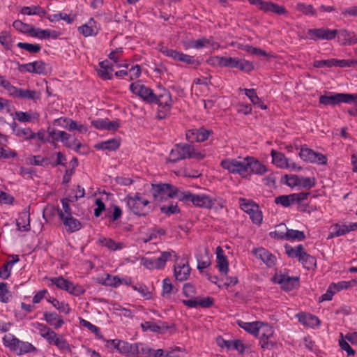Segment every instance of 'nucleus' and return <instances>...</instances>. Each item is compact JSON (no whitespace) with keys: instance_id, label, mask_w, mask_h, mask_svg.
Here are the masks:
<instances>
[{"instance_id":"1","label":"nucleus","mask_w":357,"mask_h":357,"mask_svg":"<svg viewBox=\"0 0 357 357\" xmlns=\"http://www.w3.org/2000/svg\"><path fill=\"white\" fill-rule=\"evenodd\" d=\"M48 133L54 140L61 142L66 146L79 154H87L89 152V147L86 144H82L77 138L71 139L70 135L64 131L49 128Z\"/></svg>"},{"instance_id":"2","label":"nucleus","mask_w":357,"mask_h":357,"mask_svg":"<svg viewBox=\"0 0 357 357\" xmlns=\"http://www.w3.org/2000/svg\"><path fill=\"white\" fill-rule=\"evenodd\" d=\"M13 27L18 31L29 34L31 36L39 39L49 38H56L59 36L57 31L51 29H41L35 28L32 25L24 23L21 20H15L13 24Z\"/></svg>"},{"instance_id":"3","label":"nucleus","mask_w":357,"mask_h":357,"mask_svg":"<svg viewBox=\"0 0 357 357\" xmlns=\"http://www.w3.org/2000/svg\"><path fill=\"white\" fill-rule=\"evenodd\" d=\"M128 207L135 214L145 215L151 211L150 202L147 195L144 193H137L125 198Z\"/></svg>"},{"instance_id":"4","label":"nucleus","mask_w":357,"mask_h":357,"mask_svg":"<svg viewBox=\"0 0 357 357\" xmlns=\"http://www.w3.org/2000/svg\"><path fill=\"white\" fill-rule=\"evenodd\" d=\"M213 65L220 67L236 68L245 72H250L254 69L252 63L245 59L230 56H214L211 59Z\"/></svg>"},{"instance_id":"5","label":"nucleus","mask_w":357,"mask_h":357,"mask_svg":"<svg viewBox=\"0 0 357 357\" xmlns=\"http://www.w3.org/2000/svg\"><path fill=\"white\" fill-rule=\"evenodd\" d=\"M44 280L48 287H52L55 286L58 289L64 290L75 296H79L84 292V289L82 287L75 284L61 276L45 278Z\"/></svg>"},{"instance_id":"6","label":"nucleus","mask_w":357,"mask_h":357,"mask_svg":"<svg viewBox=\"0 0 357 357\" xmlns=\"http://www.w3.org/2000/svg\"><path fill=\"white\" fill-rule=\"evenodd\" d=\"M222 168L229 173L248 178L247 157L243 158H227L221 162Z\"/></svg>"},{"instance_id":"7","label":"nucleus","mask_w":357,"mask_h":357,"mask_svg":"<svg viewBox=\"0 0 357 357\" xmlns=\"http://www.w3.org/2000/svg\"><path fill=\"white\" fill-rule=\"evenodd\" d=\"M282 182L291 188L310 189L316 184L314 177H304L296 174H285L282 178Z\"/></svg>"},{"instance_id":"8","label":"nucleus","mask_w":357,"mask_h":357,"mask_svg":"<svg viewBox=\"0 0 357 357\" xmlns=\"http://www.w3.org/2000/svg\"><path fill=\"white\" fill-rule=\"evenodd\" d=\"M151 192L156 202H162L169 197L178 198L183 192L171 185L160 183L151 185Z\"/></svg>"},{"instance_id":"9","label":"nucleus","mask_w":357,"mask_h":357,"mask_svg":"<svg viewBox=\"0 0 357 357\" xmlns=\"http://www.w3.org/2000/svg\"><path fill=\"white\" fill-rule=\"evenodd\" d=\"M178 199L185 202H191L196 206L206 208H211L215 202V199L208 195H195L189 192H183L178 196Z\"/></svg>"},{"instance_id":"10","label":"nucleus","mask_w":357,"mask_h":357,"mask_svg":"<svg viewBox=\"0 0 357 357\" xmlns=\"http://www.w3.org/2000/svg\"><path fill=\"white\" fill-rule=\"evenodd\" d=\"M357 100V94L328 93L319 97L320 103L325 105H335L342 102L350 103Z\"/></svg>"},{"instance_id":"11","label":"nucleus","mask_w":357,"mask_h":357,"mask_svg":"<svg viewBox=\"0 0 357 357\" xmlns=\"http://www.w3.org/2000/svg\"><path fill=\"white\" fill-rule=\"evenodd\" d=\"M272 163L280 169H286L291 171H300L301 167L298 165L291 159L288 158L281 152L272 149L271 151Z\"/></svg>"},{"instance_id":"12","label":"nucleus","mask_w":357,"mask_h":357,"mask_svg":"<svg viewBox=\"0 0 357 357\" xmlns=\"http://www.w3.org/2000/svg\"><path fill=\"white\" fill-rule=\"evenodd\" d=\"M241 208L250 215L253 223L259 225L263 220L262 213L257 204L250 199L240 198Z\"/></svg>"},{"instance_id":"13","label":"nucleus","mask_w":357,"mask_h":357,"mask_svg":"<svg viewBox=\"0 0 357 357\" xmlns=\"http://www.w3.org/2000/svg\"><path fill=\"white\" fill-rule=\"evenodd\" d=\"M130 90L134 95L147 102L153 103L157 100V96L153 91L140 82H132L130 85Z\"/></svg>"},{"instance_id":"14","label":"nucleus","mask_w":357,"mask_h":357,"mask_svg":"<svg viewBox=\"0 0 357 357\" xmlns=\"http://www.w3.org/2000/svg\"><path fill=\"white\" fill-rule=\"evenodd\" d=\"M274 333L275 331L273 326L261 321L258 337L259 338V343L262 348L270 349L275 347V343L270 340V339L273 337Z\"/></svg>"},{"instance_id":"15","label":"nucleus","mask_w":357,"mask_h":357,"mask_svg":"<svg viewBox=\"0 0 357 357\" xmlns=\"http://www.w3.org/2000/svg\"><path fill=\"white\" fill-rule=\"evenodd\" d=\"M18 70L22 73H30L45 75L51 72V66L42 61H36L19 66Z\"/></svg>"},{"instance_id":"16","label":"nucleus","mask_w":357,"mask_h":357,"mask_svg":"<svg viewBox=\"0 0 357 357\" xmlns=\"http://www.w3.org/2000/svg\"><path fill=\"white\" fill-rule=\"evenodd\" d=\"M357 229L356 222H338L330 227V233L328 236V239H331L335 237L346 235L351 231Z\"/></svg>"},{"instance_id":"17","label":"nucleus","mask_w":357,"mask_h":357,"mask_svg":"<svg viewBox=\"0 0 357 357\" xmlns=\"http://www.w3.org/2000/svg\"><path fill=\"white\" fill-rule=\"evenodd\" d=\"M249 3L256 6L260 10L265 13H273L278 15H283L286 13L284 7L276 4L271 1L264 0H248Z\"/></svg>"},{"instance_id":"18","label":"nucleus","mask_w":357,"mask_h":357,"mask_svg":"<svg viewBox=\"0 0 357 357\" xmlns=\"http://www.w3.org/2000/svg\"><path fill=\"white\" fill-rule=\"evenodd\" d=\"M272 280L274 283L279 284L284 290L289 291L298 285V280L296 277H291L282 272H276Z\"/></svg>"},{"instance_id":"19","label":"nucleus","mask_w":357,"mask_h":357,"mask_svg":"<svg viewBox=\"0 0 357 357\" xmlns=\"http://www.w3.org/2000/svg\"><path fill=\"white\" fill-rule=\"evenodd\" d=\"M299 156L303 160L307 162L324 165L327 162V159L324 155L314 152L306 146H303L301 149Z\"/></svg>"},{"instance_id":"20","label":"nucleus","mask_w":357,"mask_h":357,"mask_svg":"<svg viewBox=\"0 0 357 357\" xmlns=\"http://www.w3.org/2000/svg\"><path fill=\"white\" fill-rule=\"evenodd\" d=\"M185 49H201V48H210L212 50H217L219 47L218 44L214 42L211 38H199L197 40H188L183 43Z\"/></svg>"},{"instance_id":"21","label":"nucleus","mask_w":357,"mask_h":357,"mask_svg":"<svg viewBox=\"0 0 357 357\" xmlns=\"http://www.w3.org/2000/svg\"><path fill=\"white\" fill-rule=\"evenodd\" d=\"M160 51L164 55L170 57L175 61H178L189 65H194L197 63V61L194 56L185 54L182 52H177L174 50L169 49L167 47L162 46L160 48Z\"/></svg>"},{"instance_id":"22","label":"nucleus","mask_w":357,"mask_h":357,"mask_svg":"<svg viewBox=\"0 0 357 357\" xmlns=\"http://www.w3.org/2000/svg\"><path fill=\"white\" fill-rule=\"evenodd\" d=\"M349 342L354 345H357V331L349 333L345 335L342 333L340 335L339 345L340 348L345 351L348 356H353L355 354L354 350L350 347Z\"/></svg>"},{"instance_id":"23","label":"nucleus","mask_w":357,"mask_h":357,"mask_svg":"<svg viewBox=\"0 0 357 357\" xmlns=\"http://www.w3.org/2000/svg\"><path fill=\"white\" fill-rule=\"evenodd\" d=\"M337 30L328 29L326 28L309 29L307 35L312 40H330L335 38Z\"/></svg>"},{"instance_id":"24","label":"nucleus","mask_w":357,"mask_h":357,"mask_svg":"<svg viewBox=\"0 0 357 357\" xmlns=\"http://www.w3.org/2000/svg\"><path fill=\"white\" fill-rule=\"evenodd\" d=\"M9 96L14 98H20L28 100H38L40 98V93L35 90H24L22 89L17 88L13 85L10 87Z\"/></svg>"},{"instance_id":"25","label":"nucleus","mask_w":357,"mask_h":357,"mask_svg":"<svg viewBox=\"0 0 357 357\" xmlns=\"http://www.w3.org/2000/svg\"><path fill=\"white\" fill-rule=\"evenodd\" d=\"M100 29V24L93 18H90L77 29L78 32L84 37L96 36L98 33Z\"/></svg>"},{"instance_id":"26","label":"nucleus","mask_w":357,"mask_h":357,"mask_svg":"<svg viewBox=\"0 0 357 357\" xmlns=\"http://www.w3.org/2000/svg\"><path fill=\"white\" fill-rule=\"evenodd\" d=\"M91 123L96 129L108 131H116L120 126L119 121H111L107 118L91 119Z\"/></svg>"},{"instance_id":"27","label":"nucleus","mask_w":357,"mask_h":357,"mask_svg":"<svg viewBox=\"0 0 357 357\" xmlns=\"http://www.w3.org/2000/svg\"><path fill=\"white\" fill-rule=\"evenodd\" d=\"M248 178L252 174L263 175L267 172L266 167L253 157H247Z\"/></svg>"},{"instance_id":"28","label":"nucleus","mask_w":357,"mask_h":357,"mask_svg":"<svg viewBox=\"0 0 357 357\" xmlns=\"http://www.w3.org/2000/svg\"><path fill=\"white\" fill-rule=\"evenodd\" d=\"M190 145L188 144H177L172 149L169 161L175 162L179 160L188 158L190 155Z\"/></svg>"},{"instance_id":"29","label":"nucleus","mask_w":357,"mask_h":357,"mask_svg":"<svg viewBox=\"0 0 357 357\" xmlns=\"http://www.w3.org/2000/svg\"><path fill=\"white\" fill-rule=\"evenodd\" d=\"M190 273V268L188 261L182 259L174 266V276L176 280L183 281L188 279Z\"/></svg>"},{"instance_id":"30","label":"nucleus","mask_w":357,"mask_h":357,"mask_svg":"<svg viewBox=\"0 0 357 357\" xmlns=\"http://www.w3.org/2000/svg\"><path fill=\"white\" fill-rule=\"evenodd\" d=\"M141 344H130L121 341L119 352L126 357H135L139 355Z\"/></svg>"},{"instance_id":"31","label":"nucleus","mask_w":357,"mask_h":357,"mask_svg":"<svg viewBox=\"0 0 357 357\" xmlns=\"http://www.w3.org/2000/svg\"><path fill=\"white\" fill-rule=\"evenodd\" d=\"M252 253L269 267L273 266L275 263V257L264 248H255L252 250Z\"/></svg>"},{"instance_id":"32","label":"nucleus","mask_w":357,"mask_h":357,"mask_svg":"<svg viewBox=\"0 0 357 357\" xmlns=\"http://www.w3.org/2000/svg\"><path fill=\"white\" fill-rule=\"evenodd\" d=\"M12 115L14 119L22 123H31L39 119V114L32 110L28 112L17 111Z\"/></svg>"},{"instance_id":"33","label":"nucleus","mask_w":357,"mask_h":357,"mask_svg":"<svg viewBox=\"0 0 357 357\" xmlns=\"http://www.w3.org/2000/svg\"><path fill=\"white\" fill-rule=\"evenodd\" d=\"M185 305L190 307H208L213 304L211 298L207 297H197L196 298L183 300Z\"/></svg>"},{"instance_id":"34","label":"nucleus","mask_w":357,"mask_h":357,"mask_svg":"<svg viewBox=\"0 0 357 357\" xmlns=\"http://www.w3.org/2000/svg\"><path fill=\"white\" fill-rule=\"evenodd\" d=\"M216 262L219 271L227 275L229 272V262L227 257L224 254L223 250L218 247L215 250Z\"/></svg>"},{"instance_id":"35","label":"nucleus","mask_w":357,"mask_h":357,"mask_svg":"<svg viewBox=\"0 0 357 357\" xmlns=\"http://www.w3.org/2000/svg\"><path fill=\"white\" fill-rule=\"evenodd\" d=\"M237 324L239 327L245 330L248 333L255 337H258L259 335V330L260 326H261V321L246 322L241 320H238Z\"/></svg>"},{"instance_id":"36","label":"nucleus","mask_w":357,"mask_h":357,"mask_svg":"<svg viewBox=\"0 0 357 357\" xmlns=\"http://www.w3.org/2000/svg\"><path fill=\"white\" fill-rule=\"evenodd\" d=\"M209 135V132L204 129H193L186 132V138L190 142H204Z\"/></svg>"},{"instance_id":"37","label":"nucleus","mask_w":357,"mask_h":357,"mask_svg":"<svg viewBox=\"0 0 357 357\" xmlns=\"http://www.w3.org/2000/svg\"><path fill=\"white\" fill-rule=\"evenodd\" d=\"M120 146V140L119 139H110L97 143L94 145L96 150L113 151L116 150Z\"/></svg>"},{"instance_id":"38","label":"nucleus","mask_w":357,"mask_h":357,"mask_svg":"<svg viewBox=\"0 0 357 357\" xmlns=\"http://www.w3.org/2000/svg\"><path fill=\"white\" fill-rule=\"evenodd\" d=\"M296 317L302 324L308 327L314 328L318 326L320 323L319 319L317 317L310 314L302 312L297 314Z\"/></svg>"},{"instance_id":"39","label":"nucleus","mask_w":357,"mask_h":357,"mask_svg":"<svg viewBox=\"0 0 357 357\" xmlns=\"http://www.w3.org/2000/svg\"><path fill=\"white\" fill-rule=\"evenodd\" d=\"M66 229L68 232H75L79 230L82 227V225L77 219L73 218L72 215L69 217H64L61 219Z\"/></svg>"},{"instance_id":"40","label":"nucleus","mask_w":357,"mask_h":357,"mask_svg":"<svg viewBox=\"0 0 357 357\" xmlns=\"http://www.w3.org/2000/svg\"><path fill=\"white\" fill-rule=\"evenodd\" d=\"M13 131L15 135L24 140L36 139L35 132L29 128H17L15 123L12 124Z\"/></svg>"},{"instance_id":"41","label":"nucleus","mask_w":357,"mask_h":357,"mask_svg":"<svg viewBox=\"0 0 357 357\" xmlns=\"http://www.w3.org/2000/svg\"><path fill=\"white\" fill-rule=\"evenodd\" d=\"M44 320L55 329H59L64 324L63 318L54 312H45Z\"/></svg>"},{"instance_id":"42","label":"nucleus","mask_w":357,"mask_h":357,"mask_svg":"<svg viewBox=\"0 0 357 357\" xmlns=\"http://www.w3.org/2000/svg\"><path fill=\"white\" fill-rule=\"evenodd\" d=\"M155 102H158L159 105L164 109L165 112H168L172 104V98L168 91L163 89Z\"/></svg>"},{"instance_id":"43","label":"nucleus","mask_w":357,"mask_h":357,"mask_svg":"<svg viewBox=\"0 0 357 357\" xmlns=\"http://www.w3.org/2000/svg\"><path fill=\"white\" fill-rule=\"evenodd\" d=\"M139 355L142 357H164L165 351L162 349H152L141 344Z\"/></svg>"},{"instance_id":"44","label":"nucleus","mask_w":357,"mask_h":357,"mask_svg":"<svg viewBox=\"0 0 357 357\" xmlns=\"http://www.w3.org/2000/svg\"><path fill=\"white\" fill-rule=\"evenodd\" d=\"M112 67L109 61H104L100 63L98 75L103 79H110L112 77Z\"/></svg>"},{"instance_id":"45","label":"nucleus","mask_w":357,"mask_h":357,"mask_svg":"<svg viewBox=\"0 0 357 357\" xmlns=\"http://www.w3.org/2000/svg\"><path fill=\"white\" fill-rule=\"evenodd\" d=\"M20 13L24 15H45L46 11L38 6H24L20 8Z\"/></svg>"},{"instance_id":"46","label":"nucleus","mask_w":357,"mask_h":357,"mask_svg":"<svg viewBox=\"0 0 357 357\" xmlns=\"http://www.w3.org/2000/svg\"><path fill=\"white\" fill-rule=\"evenodd\" d=\"M36 350V347L28 342H23L18 340L14 351L17 355H22Z\"/></svg>"},{"instance_id":"47","label":"nucleus","mask_w":357,"mask_h":357,"mask_svg":"<svg viewBox=\"0 0 357 357\" xmlns=\"http://www.w3.org/2000/svg\"><path fill=\"white\" fill-rule=\"evenodd\" d=\"M285 252L287 255L291 258H298V260L302 257L303 254L305 253L304 248L302 245H298L296 247H291L290 245H285Z\"/></svg>"},{"instance_id":"48","label":"nucleus","mask_w":357,"mask_h":357,"mask_svg":"<svg viewBox=\"0 0 357 357\" xmlns=\"http://www.w3.org/2000/svg\"><path fill=\"white\" fill-rule=\"evenodd\" d=\"M17 226L18 230L22 231H26L30 229L29 215L26 212L20 214L17 220Z\"/></svg>"},{"instance_id":"49","label":"nucleus","mask_w":357,"mask_h":357,"mask_svg":"<svg viewBox=\"0 0 357 357\" xmlns=\"http://www.w3.org/2000/svg\"><path fill=\"white\" fill-rule=\"evenodd\" d=\"M98 242L100 245L107 247L108 249L116 251L121 250L123 248L122 243H116L111 238H107L105 237H100L98 239Z\"/></svg>"},{"instance_id":"50","label":"nucleus","mask_w":357,"mask_h":357,"mask_svg":"<svg viewBox=\"0 0 357 357\" xmlns=\"http://www.w3.org/2000/svg\"><path fill=\"white\" fill-rule=\"evenodd\" d=\"M303 266L307 269H313L317 264L316 259L305 252L299 259Z\"/></svg>"},{"instance_id":"51","label":"nucleus","mask_w":357,"mask_h":357,"mask_svg":"<svg viewBox=\"0 0 357 357\" xmlns=\"http://www.w3.org/2000/svg\"><path fill=\"white\" fill-rule=\"evenodd\" d=\"M48 301L51 303L56 309L66 314H68L71 311L69 305L63 301L59 302L54 298L48 299Z\"/></svg>"},{"instance_id":"52","label":"nucleus","mask_w":357,"mask_h":357,"mask_svg":"<svg viewBox=\"0 0 357 357\" xmlns=\"http://www.w3.org/2000/svg\"><path fill=\"white\" fill-rule=\"evenodd\" d=\"M173 256H176L173 251H167L163 252L159 257L155 258L158 269L163 268L165 266L166 262Z\"/></svg>"},{"instance_id":"53","label":"nucleus","mask_w":357,"mask_h":357,"mask_svg":"<svg viewBox=\"0 0 357 357\" xmlns=\"http://www.w3.org/2000/svg\"><path fill=\"white\" fill-rule=\"evenodd\" d=\"M12 297V294L8 289V286L5 282H0V301L8 303Z\"/></svg>"},{"instance_id":"54","label":"nucleus","mask_w":357,"mask_h":357,"mask_svg":"<svg viewBox=\"0 0 357 357\" xmlns=\"http://www.w3.org/2000/svg\"><path fill=\"white\" fill-rule=\"evenodd\" d=\"M17 341L18 339L11 333H8L3 337V342L4 346L8 347L12 351H14Z\"/></svg>"},{"instance_id":"55","label":"nucleus","mask_w":357,"mask_h":357,"mask_svg":"<svg viewBox=\"0 0 357 357\" xmlns=\"http://www.w3.org/2000/svg\"><path fill=\"white\" fill-rule=\"evenodd\" d=\"M143 331H151L154 333H161L162 327L157 323L153 321H145L141 324Z\"/></svg>"},{"instance_id":"56","label":"nucleus","mask_w":357,"mask_h":357,"mask_svg":"<svg viewBox=\"0 0 357 357\" xmlns=\"http://www.w3.org/2000/svg\"><path fill=\"white\" fill-rule=\"evenodd\" d=\"M356 284V280L351 281H340L336 283L331 284V287H334V291L337 293L341 290L347 289L350 287H353Z\"/></svg>"},{"instance_id":"57","label":"nucleus","mask_w":357,"mask_h":357,"mask_svg":"<svg viewBox=\"0 0 357 357\" xmlns=\"http://www.w3.org/2000/svg\"><path fill=\"white\" fill-rule=\"evenodd\" d=\"M287 240L289 241H303L305 238V235L303 231L294 229H288Z\"/></svg>"},{"instance_id":"58","label":"nucleus","mask_w":357,"mask_h":357,"mask_svg":"<svg viewBox=\"0 0 357 357\" xmlns=\"http://www.w3.org/2000/svg\"><path fill=\"white\" fill-rule=\"evenodd\" d=\"M0 43L6 49H10L13 43V38L10 32L3 31L0 33Z\"/></svg>"},{"instance_id":"59","label":"nucleus","mask_w":357,"mask_h":357,"mask_svg":"<svg viewBox=\"0 0 357 357\" xmlns=\"http://www.w3.org/2000/svg\"><path fill=\"white\" fill-rule=\"evenodd\" d=\"M79 324L82 326L88 328L91 332L94 333L96 335V336L98 337V338L102 337V335L100 333V329L97 326H96L95 325L92 324L91 322H89L82 318H79Z\"/></svg>"},{"instance_id":"60","label":"nucleus","mask_w":357,"mask_h":357,"mask_svg":"<svg viewBox=\"0 0 357 357\" xmlns=\"http://www.w3.org/2000/svg\"><path fill=\"white\" fill-rule=\"evenodd\" d=\"M288 229L284 225H280L276 227L274 231L271 232V236L273 238L286 239L287 240V234Z\"/></svg>"},{"instance_id":"61","label":"nucleus","mask_w":357,"mask_h":357,"mask_svg":"<svg viewBox=\"0 0 357 357\" xmlns=\"http://www.w3.org/2000/svg\"><path fill=\"white\" fill-rule=\"evenodd\" d=\"M354 63L351 60H338V59H329L328 62V67L338 66L341 68L351 67Z\"/></svg>"},{"instance_id":"62","label":"nucleus","mask_w":357,"mask_h":357,"mask_svg":"<svg viewBox=\"0 0 357 357\" xmlns=\"http://www.w3.org/2000/svg\"><path fill=\"white\" fill-rule=\"evenodd\" d=\"M132 288L133 290L138 291L146 299H151L152 298V292L145 285H133Z\"/></svg>"},{"instance_id":"63","label":"nucleus","mask_w":357,"mask_h":357,"mask_svg":"<svg viewBox=\"0 0 357 357\" xmlns=\"http://www.w3.org/2000/svg\"><path fill=\"white\" fill-rule=\"evenodd\" d=\"M275 202L277 204H280L284 207H289L294 204L291 194L288 195L279 196L275 198Z\"/></svg>"},{"instance_id":"64","label":"nucleus","mask_w":357,"mask_h":357,"mask_svg":"<svg viewBox=\"0 0 357 357\" xmlns=\"http://www.w3.org/2000/svg\"><path fill=\"white\" fill-rule=\"evenodd\" d=\"M196 294L195 287L190 283H185L183 287V294L188 299L196 298L195 296Z\"/></svg>"}]
</instances>
